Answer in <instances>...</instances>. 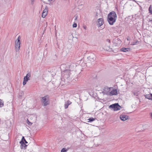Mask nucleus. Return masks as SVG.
Returning <instances> with one entry per match:
<instances>
[{
    "mask_svg": "<svg viewBox=\"0 0 152 152\" xmlns=\"http://www.w3.org/2000/svg\"><path fill=\"white\" fill-rule=\"evenodd\" d=\"M149 12L152 15V5H150L149 7Z\"/></svg>",
    "mask_w": 152,
    "mask_h": 152,
    "instance_id": "nucleus-18",
    "label": "nucleus"
},
{
    "mask_svg": "<svg viewBox=\"0 0 152 152\" xmlns=\"http://www.w3.org/2000/svg\"><path fill=\"white\" fill-rule=\"evenodd\" d=\"M72 102L69 101L68 100L64 104V107L65 109L68 108V106L71 104Z\"/></svg>",
    "mask_w": 152,
    "mask_h": 152,
    "instance_id": "nucleus-16",
    "label": "nucleus"
},
{
    "mask_svg": "<svg viewBox=\"0 0 152 152\" xmlns=\"http://www.w3.org/2000/svg\"><path fill=\"white\" fill-rule=\"evenodd\" d=\"M20 141H22V142H24L25 143L27 144V142L26 140L24 137H23L21 140Z\"/></svg>",
    "mask_w": 152,
    "mask_h": 152,
    "instance_id": "nucleus-19",
    "label": "nucleus"
},
{
    "mask_svg": "<svg viewBox=\"0 0 152 152\" xmlns=\"http://www.w3.org/2000/svg\"><path fill=\"white\" fill-rule=\"evenodd\" d=\"M152 94H146L144 95L145 98L148 99L149 100H151V97Z\"/></svg>",
    "mask_w": 152,
    "mask_h": 152,
    "instance_id": "nucleus-17",
    "label": "nucleus"
},
{
    "mask_svg": "<svg viewBox=\"0 0 152 152\" xmlns=\"http://www.w3.org/2000/svg\"><path fill=\"white\" fill-rule=\"evenodd\" d=\"M120 118L122 121H124L128 119V116L125 115H121L120 116Z\"/></svg>",
    "mask_w": 152,
    "mask_h": 152,
    "instance_id": "nucleus-12",
    "label": "nucleus"
},
{
    "mask_svg": "<svg viewBox=\"0 0 152 152\" xmlns=\"http://www.w3.org/2000/svg\"><path fill=\"white\" fill-rule=\"evenodd\" d=\"M27 124L29 125H32V123L31 122H30L28 119H27Z\"/></svg>",
    "mask_w": 152,
    "mask_h": 152,
    "instance_id": "nucleus-26",
    "label": "nucleus"
},
{
    "mask_svg": "<svg viewBox=\"0 0 152 152\" xmlns=\"http://www.w3.org/2000/svg\"><path fill=\"white\" fill-rule=\"evenodd\" d=\"M112 88L111 87L109 88L107 86L104 87L103 89V93L104 94L109 95L110 91V89Z\"/></svg>",
    "mask_w": 152,
    "mask_h": 152,
    "instance_id": "nucleus-6",
    "label": "nucleus"
},
{
    "mask_svg": "<svg viewBox=\"0 0 152 152\" xmlns=\"http://www.w3.org/2000/svg\"><path fill=\"white\" fill-rule=\"evenodd\" d=\"M44 3H46V1H44Z\"/></svg>",
    "mask_w": 152,
    "mask_h": 152,
    "instance_id": "nucleus-36",
    "label": "nucleus"
},
{
    "mask_svg": "<svg viewBox=\"0 0 152 152\" xmlns=\"http://www.w3.org/2000/svg\"><path fill=\"white\" fill-rule=\"evenodd\" d=\"M41 101L43 103V105L44 106L47 105L49 104V99L48 96H45L42 97V99Z\"/></svg>",
    "mask_w": 152,
    "mask_h": 152,
    "instance_id": "nucleus-5",
    "label": "nucleus"
},
{
    "mask_svg": "<svg viewBox=\"0 0 152 152\" xmlns=\"http://www.w3.org/2000/svg\"><path fill=\"white\" fill-rule=\"evenodd\" d=\"M22 93H21V94H19V97H21L22 96Z\"/></svg>",
    "mask_w": 152,
    "mask_h": 152,
    "instance_id": "nucleus-32",
    "label": "nucleus"
},
{
    "mask_svg": "<svg viewBox=\"0 0 152 152\" xmlns=\"http://www.w3.org/2000/svg\"><path fill=\"white\" fill-rule=\"evenodd\" d=\"M88 61L90 62H93L96 59V56L94 54H91L89 56L87 57Z\"/></svg>",
    "mask_w": 152,
    "mask_h": 152,
    "instance_id": "nucleus-8",
    "label": "nucleus"
},
{
    "mask_svg": "<svg viewBox=\"0 0 152 152\" xmlns=\"http://www.w3.org/2000/svg\"><path fill=\"white\" fill-rule=\"evenodd\" d=\"M31 77V73H27L26 76H25L23 78V84L25 85L26 84L27 82L30 80L29 77Z\"/></svg>",
    "mask_w": 152,
    "mask_h": 152,
    "instance_id": "nucleus-7",
    "label": "nucleus"
},
{
    "mask_svg": "<svg viewBox=\"0 0 152 152\" xmlns=\"http://www.w3.org/2000/svg\"><path fill=\"white\" fill-rule=\"evenodd\" d=\"M139 42V41H138V40H136L135 42H132L130 44V45H136L137 43H138Z\"/></svg>",
    "mask_w": 152,
    "mask_h": 152,
    "instance_id": "nucleus-21",
    "label": "nucleus"
},
{
    "mask_svg": "<svg viewBox=\"0 0 152 152\" xmlns=\"http://www.w3.org/2000/svg\"><path fill=\"white\" fill-rule=\"evenodd\" d=\"M48 11V8L46 7L45 9L44 10L42 13V17L43 18H45L47 15Z\"/></svg>",
    "mask_w": 152,
    "mask_h": 152,
    "instance_id": "nucleus-11",
    "label": "nucleus"
},
{
    "mask_svg": "<svg viewBox=\"0 0 152 152\" xmlns=\"http://www.w3.org/2000/svg\"><path fill=\"white\" fill-rule=\"evenodd\" d=\"M120 50L121 51L126 52L129 51L130 50V48H123L121 49Z\"/></svg>",
    "mask_w": 152,
    "mask_h": 152,
    "instance_id": "nucleus-14",
    "label": "nucleus"
},
{
    "mask_svg": "<svg viewBox=\"0 0 152 152\" xmlns=\"http://www.w3.org/2000/svg\"><path fill=\"white\" fill-rule=\"evenodd\" d=\"M95 120V118H89L88 120V122H92Z\"/></svg>",
    "mask_w": 152,
    "mask_h": 152,
    "instance_id": "nucleus-20",
    "label": "nucleus"
},
{
    "mask_svg": "<svg viewBox=\"0 0 152 152\" xmlns=\"http://www.w3.org/2000/svg\"><path fill=\"white\" fill-rule=\"evenodd\" d=\"M72 26L74 28L76 27L77 26V24L76 23H74L73 24Z\"/></svg>",
    "mask_w": 152,
    "mask_h": 152,
    "instance_id": "nucleus-27",
    "label": "nucleus"
},
{
    "mask_svg": "<svg viewBox=\"0 0 152 152\" xmlns=\"http://www.w3.org/2000/svg\"><path fill=\"white\" fill-rule=\"evenodd\" d=\"M109 108L111 110L116 111L120 110L121 107L117 103L110 105L109 106Z\"/></svg>",
    "mask_w": 152,
    "mask_h": 152,
    "instance_id": "nucleus-3",
    "label": "nucleus"
},
{
    "mask_svg": "<svg viewBox=\"0 0 152 152\" xmlns=\"http://www.w3.org/2000/svg\"><path fill=\"white\" fill-rule=\"evenodd\" d=\"M62 80H64L65 83H68L71 81L72 78L71 72L69 69H66L61 73Z\"/></svg>",
    "mask_w": 152,
    "mask_h": 152,
    "instance_id": "nucleus-1",
    "label": "nucleus"
},
{
    "mask_svg": "<svg viewBox=\"0 0 152 152\" xmlns=\"http://www.w3.org/2000/svg\"><path fill=\"white\" fill-rule=\"evenodd\" d=\"M34 0H31V4H33L34 3Z\"/></svg>",
    "mask_w": 152,
    "mask_h": 152,
    "instance_id": "nucleus-29",
    "label": "nucleus"
},
{
    "mask_svg": "<svg viewBox=\"0 0 152 152\" xmlns=\"http://www.w3.org/2000/svg\"><path fill=\"white\" fill-rule=\"evenodd\" d=\"M20 36H18L17 40L15 42V47L16 52H18L20 49Z\"/></svg>",
    "mask_w": 152,
    "mask_h": 152,
    "instance_id": "nucleus-4",
    "label": "nucleus"
},
{
    "mask_svg": "<svg viewBox=\"0 0 152 152\" xmlns=\"http://www.w3.org/2000/svg\"><path fill=\"white\" fill-rule=\"evenodd\" d=\"M151 117H152V113H151Z\"/></svg>",
    "mask_w": 152,
    "mask_h": 152,
    "instance_id": "nucleus-37",
    "label": "nucleus"
},
{
    "mask_svg": "<svg viewBox=\"0 0 152 152\" xmlns=\"http://www.w3.org/2000/svg\"><path fill=\"white\" fill-rule=\"evenodd\" d=\"M126 39L128 41H129L130 40V38L129 37H128Z\"/></svg>",
    "mask_w": 152,
    "mask_h": 152,
    "instance_id": "nucleus-31",
    "label": "nucleus"
},
{
    "mask_svg": "<svg viewBox=\"0 0 152 152\" xmlns=\"http://www.w3.org/2000/svg\"><path fill=\"white\" fill-rule=\"evenodd\" d=\"M78 15H75L74 17V18H75V20H76L77 18H78Z\"/></svg>",
    "mask_w": 152,
    "mask_h": 152,
    "instance_id": "nucleus-28",
    "label": "nucleus"
},
{
    "mask_svg": "<svg viewBox=\"0 0 152 152\" xmlns=\"http://www.w3.org/2000/svg\"><path fill=\"white\" fill-rule=\"evenodd\" d=\"M67 66H68L67 67V68H69V70H70V72L73 70L75 67V64L74 63H72L70 64H68Z\"/></svg>",
    "mask_w": 152,
    "mask_h": 152,
    "instance_id": "nucleus-9",
    "label": "nucleus"
},
{
    "mask_svg": "<svg viewBox=\"0 0 152 152\" xmlns=\"http://www.w3.org/2000/svg\"><path fill=\"white\" fill-rule=\"evenodd\" d=\"M151 100H152V96L151 97Z\"/></svg>",
    "mask_w": 152,
    "mask_h": 152,
    "instance_id": "nucleus-35",
    "label": "nucleus"
},
{
    "mask_svg": "<svg viewBox=\"0 0 152 152\" xmlns=\"http://www.w3.org/2000/svg\"><path fill=\"white\" fill-rule=\"evenodd\" d=\"M107 42H108L109 43H110V40L109 39H107Z\"/></svg>",
    "mask_w": 152,
    "mask_h": 152,
    "instance_id": "nucleus-30",
    "label": "nucleus"
},
{
    "mask_svg": "<svg viewBox=\"0 0 152 152\" xmlns=\"http://www.w3.org/2000/svg\"><path fill=\"white\" fill-rule=\"evenodd\" d=\"M117 16L116 12L113 11L110 12L107 16V21L109 24L112 25L115 22Z\"/></svg>",
    "mask_w": 152,
    "mask_h": 152,
    "instance_id": "nucleus-2",
    "label": "nucleus"
},
{
    "mask_svg": "<svg viewBox=\"0 0 152 152\" xmlns=\"http://www.w3.org/2000/svg\"><path fill=\"white\" fill-rule=\"evenodd\" d=\"M4 106V102L2 100L0 99V107H1Z\"/></svg>",
    "mask_w": 152,
    "mask_h": 152,
    "instance_id": "nucleus-23",
    "label": "nucleus"
},
{
    "mask_svg": "<svg viewBox=\"0 0 152 152\" xmlns=\"http://www.w3.org/2000/svg\"><path fill=\"white\" fill-rule=\"evenodd\" d=\"M117 91L116 89H113V90L110 92L109 96H111L113 95H117Z\"/></svg>",
    "mask_w": 152,
    "mask_h": 152,
    "instance_id": "nucleus-13",
    "label": "nucleus"
},
{
    "mask_svg": "<svg viewBox=\"0 0 152 152\" xmlns=\"http://www.w3.org/2000/svg\"><path fill=\"white\" fill-rule=\"evenodd\" d=\"M20 143L21 144L20 146L21 147V148L23 149L24 148H25L24 149H25V148L27 146V145L25 144L24 142H22V141H20Z\"/></svg>",
    "mask_w": 152,
    "mask_h": 152,
    "instance_id": "nucleus-15",
    "label": "nucleus"
},
{
    "mask_svg": "<svg viewBox=\"0 0 152 152\" xmlns=\"http://www.w3.org/2000/svg\"><path fill=\"white\" fill-rule=\"evenodd\" d=\"M67 150L65 148H63L61 150V152H66Z\"/></svg>",
    "mask_w": 152,
    "mask_h": 152,
    "instance_id": "nucleus-24",
    "label": "nucleus"
},
{
    "mask_svg": "<svg viewBox=\"0 0 152 152\" xmlns=\"http://www.w3.org/2000/svg\"><path fill=\"white\" fill-rule=\"evenodd\" d=\"M98 13L96 12V15L95 16V17H96V16H98Z\"/></svg>",
    "mask_w": 152,
    "mask_h": 152,
    "instance_id": "nucleus-33",
    "label": "nucleus"
},
{
    "mask_svg": "<svg viewBox=\"0 0 152 152\" xmlns=\"http://www.w3.org/2000/svg\"><path fill=\"white\" fill-rule=\"evenodd\" d=\"M116 40H117L118 42L117 43V44H121V41L120 40V39L119 38H117L115 39Z\"/></svg>",
    "mask_w": 152,
    "mask_h": 152,
    "instance_id": "nucleus-25",
    "label": "nucleus"
},
{
    "mask_svg": "<svg viewBox=\"0 0 152 152\" xmlns=\"http://www.w3.org/2000/svg\"><path fill=\"white\" fill-rule=\"evenodd\" d=\"M52 0H48V1H52Z\"/></svg>",
    "mask_w": 152,
    "mask_h": 152,
    "instance_id": "nucleus-34",
    "label": "nucleus"
},
{
    "mask_svg": "<svg viewBox=\"0 0 152 152\" xmlns=\"http://www.w3.org/2000/svg\"><path fill=\"white\" fill-rule=\"evenodd\" d=\"M104 23V20L102 18H99L98 20L97 25L99 27L101 26Z\"/></svg>",
    "mask_w": 152,
    "mask_h": 152,
    "instance_id": "nucleus-10",
    "label": "nucleus"
},
{
    "mask_svg": "<svg viewBox=\"0 0 152 152\" xmlns=\"http://www.w3.org/2000/svg\"><path fill=\"white\" fill-rule=\"evenodd\" d=\"M133 95L132 96H138V92H134L132 93Z\"/></svg>",
    "mask_w": 152,
    "mask_h": 152,
    "instance_id": "nucleus-22",
    "label": "nucleus"
}]
</instances>
